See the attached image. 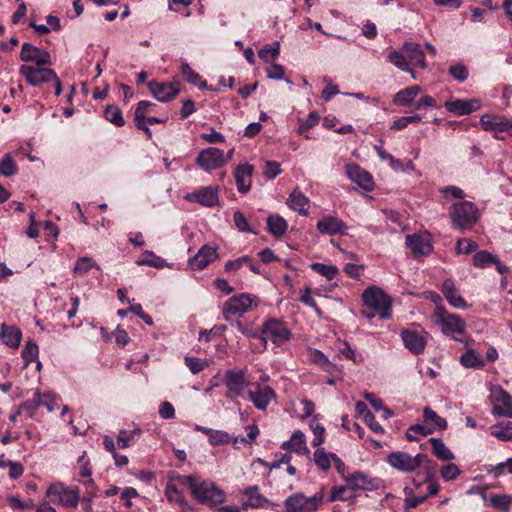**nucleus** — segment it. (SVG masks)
Masks as SVG:
<instances>
[{
    "instance_id": "nucleus-1",
    "label": "nucleus",
    "mask_w": 512,
    "mask_h": 512,
    "mask_svg": "<svg viewBox=\"0 0 512 512\" xmlns=\"http://www.w3.org/2000/svg\"><path fill=\"white\" fill-rule=\"evenodd\" d=\"M176 483L190 489L200 503L216 506L226 500L225 492L210 480L200 482L194 475H181L176 478Z\"/></svg>"
},
{
    "instance_id": "nucleus-2",
    "label": "nucleus",
    "mask_w": 512,
    "mask_h": 512,
    "mask_svg": "<svg viewBox=\"0 0 512 512\" xmlns=\"http://www.w3.org/2000/svg\"><path fill=\"white\" fill-rule=\"evenodd\" d=\"M362 297L366 307L362 314L366 318L372 319L376 315H379L381 319L391 317V299L382 289L369 287L364 291Z\"/></svg>"
},
{
    "instance_id": "nucleus-3",
    "label": "nucleus",
    "mask_w": 512,
    "mask_h": 512,
    "mask_svg": "<svg viewBox=\"0 0 512 512\" xmlns=\"http://www.w3.org/2000/svg\"><path fill=\"white\" fill-rule=\"evenodd\" d=\"M451 226L456 230H470L479 220L478 208L470 201L454 203L449 210Z\"/></svg>"
},
{
    "instance_id": "nucleus-4",
    "label": "nucleus",
    "mask_w": 512,
    "mask_h": 512,
    "mask_svg": "<svg viewBox=\"0 0 512 512\" xmlns=\"http://www.w3.org/2000/svg\"><path fill=\"white\" fill-rule=\"evenodd\" d=\"M290 331L287 326L276 319H270L263 324L259 339L263 348H266L267 341L271 340L275 345L280 346L290 338Z\"/></svg>"
},
{
    "instance_id": "nucleus-5",
    "label": "nucleus",
    "mask_w": 512,
    "mask_h": 512,
    "mask_svg": "<svg viewBox=\"0 0 512 512\" xmlns=\"http://www.w3.org/2000/svg\"><path fill=\"white\" fill-rule=\"evenodd\" d=\"M253 306H257V297L252 294L241 293L232 296L223 306V317L230 320L232 316L248 312Z\"/></svg>"
},
{
    "instance_id": "nucleus-6",
    "label": "nucleus",
    "mask_w": 512,
    "mask_h": 512,
    "mask_svg": "<svg viewBox=\"0 0 512 512\" xmlns=\"http://www.w3.org/2000/svg\"><path fill=\"white\" fill-rule=\"evenodd\" d=\"M388 463L401 472L409 473L424 463H430V459L422 453L413 457L405 452H393L388 456Z\"/></svg>"
},
{
    "instance_id": "nucleus-7",
    "label": "nucleus",
    "mask_w": 512,
    "mask_h": 512,
    "mask_svg": "<svg viewBox=\"0 0 512 512\" xmlns=\"http://www.w3.org/2000/svg\"><path fill=\"white\" fill-rule=\"evenodd\" d=\"M435 323L441 327L442 333L448 336L463 334L466 329L465 321L454 314L448 313L445 309L437 307L434 312Z\"/></svg>"
},
{
    "instance_id": "nucleus-8",
    "label": "nucleus",
    "mask_w": 512,
    "mask_h": 512,
    "mask_svg": "<svg viewBox=\"0 0 512 512\" xmlns=\"http://www.w3.org/2000/svg\"><path fill=\"white\" fill-rule=\"evenodd\" d=\"M322 501L323 496L320 493L311 497H305L302 493H295L285 500V512H313L318 509Z\"/></svg>"
},
{
    "instance_id": "nucleus-9",
    "label": "nucleus",
    "mask_w": 512,
    "mask_h": 512,
    "mask_svg": "<svg viewBox=\"0 0 512 512\" xmlns=\"http://www.w3.org/2000/svg\"><path fill=\"white\" fill-rule=\"evenodd\" d=\"M46 496L52 503L65 507H77L79 502L78 492L66 488L62 483L50 485L46 491Z\"/></svg>"
},
{
    "instance_id": "nucleus-10",
    "label": "nucleus",
    "mask_w": 512,
    "mask_h": 512,
    "mask_svg": "<svg viewBox=\"0 0 512 512\" xmlns=\"http://www.w3.org/2000/svg\"><path fill=\"white\" fill-rule=\"evenodd\" d=\"M19 73L34 87L56 79L55 71L43 66L22 65L19 69Z\"/></svg>"
},
{
    "instance_id": "nucleus-11",
    "label": "nucleus",
    "mask_w": 512,
    "mask_h": 512,
    "mask_svg": "<svg viewBox=\"0 0 512 512\" xmlns=\"http://www.w3.org/2000/svg\"><path fill=\"white\" fill-rule=\"evenodd\" d=\"M490 399L493 404V416L512 418V396L506 390L501 387L492 389Z\"/></svg>"
},
{
    "instance_id": "nucleus-12",
    "label": "nucleus",
    "mask_w": 512,
    "mask_h": 512,
    "mask_svg": "<svg viewBox=\"0 0 512 512\" xmlns=\"http://www.w3.org/2000/svg\"><path fill=\"white\" fill-rule=\"evenodd\" d=\"M196 162L205 171H211L224 166L227 160L225 159L222 150L210 147L200 151Z\"/></svg>"
},
{
    "instance_id": "nucleus-13",
    "label": "nucleus",
    "mask_w": 512,
    "mask_h": 512,
    "mask_svg": "<svg viewBox=\"0 0 512 512\" xmlns=\"http://www.w3.org/2000/svg\"><path fill=\"white\" fill-rule=\"evenodd\" d=\"M224 382L227 387L226 397L230 399L237 398L242 395L245 386V372L243 370H227L224 375Z\"/></svg>"
},
{
    "instance_id": "nucleus-14",
    "label": "nucleus",
    "mask_w": 512,
    "mask_h": 512,
    "mask_svg": "<svg viewBox=\"0 0 512 512\" xmlns=\"http://www.w3.org/2000/svg\"><path fill=\"white\" fill-rule=\"evenodd\" d=\"M20 59L23 62H35L36 66H45L51 64L50 54L30 43L22 45Z\"/></svg>"
},
{
    "instance_id": "nucleus-15",
    "label": "nucleus",
    "mask_w": 512,
    "mask_h": 512,
    "mask_svg": "<svg viewBox=\"0 0 512 512\" xmlns=\"http://www.w3.org/2000/svg\"><path fill=\"white\" fill-rule=\"evenodd\" d=\"M254 387L255 389L248 392V397L257 409L265 410L276 396L275 391L270 386H262L259 383Z\"/></svg>"
},
{
    "instance_id": "nucleus-16",
    "label": "nucleus",
    "mask_w": 512,
    "mask_h": 512,
    "mask_svg": "<svg viewBox=\"0 0 512 512\" xmlns=\"http://www.w3.org/2000/svg\"><path fill=\"white\" fill-rule=\"evenodd\" d=\"M480 123L485 131H494L495 133L506 132L512 136V120L508 118L487 114L481 117Z\"/></svg>"
},
{
    "instance_id": "nucleus-17",
    "label": "nucleus",
    "mask_w": 512,
    "mask_h": 512,
    "mask_svg": "<svg viewBox=\"0 0 512 512\" xmlns=\"http://www.w3.org/2000/svg\"><path fill=\"white\" fill-rule=\"evenodd\" d=\"M178 83H159L150 81L148 88L152 95L160 102H168L179 93Z\"/></svg>"
},
{
    "instance_id": "nucleus-18",
    "label": "nucleus",
    "mask_w": 512,
    "mask_h": 512,
    "mask_svg": "<svg viewBox=\"0 0 512 512\" xmlns=\"http://www.w3.org/2000/svg\"><path fill=\"white\" fill-rule=\"evenodd\" d=\"M218 258L217 248L204 245L197 254L189 261L194 270H202Z\"/></svg>"
},
{
    "instance_id": "nucleus-19",
    "label": "nucleus",
    "mask_w": 512,
    "mask_h": 512,
    "mask_svg": "<svg viewBox=\"0 0 512 512\" xmlns=\"http://www.w3.org/2000/svg\"><path fill=\"white\" fill-rule=\"evenodd\" d=\"M188 200H194L202 206L214 207L218 204V186H206L197 192L186 197Z\"/></svg>"
},
{
    "instance_id": "nucleus-20",
    "label": "nucleus",
    "mask_w": 512,
    "mask_h": 512,
    "mask_svg": "<svg viewBox=\"0 0 512 512\" xmlns=\"http://www.w3.org/2000/svg\"><path fill=\"white\" fill-rule=\"evenodd\" d=\"M347 176L361 188L371 191L373 188V179L369 172L356 164H348L346 166Z\"/></svg>"
},
{
    "instance_id": "nucleus-21",
    "label": "nucleus",
    "mask_w": 512,
    "mask_h": 512,
    "mask_svg": "<svg viewBox=\"0 0 512 512\" xmlns=\"http://www.w3.org/2000/svg\"><path fill=\"white\" fill-rule=\"evenodd\" d=\"M401 338L405 347L413 354H420L426 346V339L422 333L413 330L401 332Z\"/></svg>"
},
{
    "instance_id": "nucleus-22",
    "label": "nucleus",
    "mask_w": 512,
    "mask_h": 512,
    "mask_svg": "<svg viewBox=\"0 0 512 512\" xmlns=\"http://www.w3.org/2000/svg\"><path fill=\"white\" fill-rule=\"evenodd\" d=\"M317 229L326 235L346 234L347 225L339 218L325 216L318 221Z\"/></svg>"
},
{
    "instance_id": "nucleus-23",
    "label": "nucleus",
    "mask_w": 512,
    "mask_h": 512,
    "mask_svg": "<svg viewBox=\"0 0 512 512\" xmlns=\"http://www.w3.org/2000/svg\"><path fill=\"white\" fill-rule=\"evenodd\" d=\"M406 246L414 256H427L432 252V245L429 240L421 235L413 234L406 237Z\"/></svg>"
},
{
    "instance_id": "nucleus-24",
    "label": "nucleus",
    "mask_w": 512,
    "mask_h": 512,
    "mask_svg": "<svg viewBox=\"0 0 512 512\" xmlns=\"http://www.w3.org/2000/svg\"><path fill=\"white\" fill-rule=\"evenodd\" d=\"M444 106L449 112L463 116L478 110L480 108V102L477 99H458L455 101H447L445 102Z\"/></svg>"
},
{
    "instance_id": "nucleus-25",
    "label": "nucleus",
    "mask_w": 512,
    "mask_h": 512,
    "mask_svg": "<svg viewBox=\"0 0 512 512\" xmlns=\"http://www.w3.org/2000/svg\"><path fill=\"white\" fill-rule=\"evenodd\" d=\"M253 166L248 163L240 164L235 170V180L240 193L246 194L252 183Z\"/></svg>"
},
{
    "instance_id": "nucleus-26",
    "label": "nucleus",
    "mask_w": 512,
    "mask_h": 512,
    "mask_svg": "<svg viewBox=\"0 0 512 512\" xmlns=\"http://www.w3.org/2000/svg\"><path fill=\"white\" fill-rule=\"evenodd\" d=\"M441 290L448 303L453 307L461 309L468 307L467 302L459 294L458 289L451 279H447L443 282Z\"/></svg>"
},
{
    "instance_id": "nucleus-27",
    "label": "nucleus",
    "mask_w": 512,
    "mask_h": 512,
    "mask_svg": "<svg viewBox=\"0 0 512 512\" xmlns=\"http://www.w3.org/2000/svg\"><path fill=\"white\" fill-rule=\"evenodd\" d=\"M402 51L406 54L409 63L422 69L426 68L425 54L419 44L405 42L402 46Z\"/></svg>"
},
{
    "instance_id": "nucleus-28",
    "label": "nucleus",
    "mask_w": 512,
    "mask_h": 512,
    "mask_svg": "<svg viewBox=\"0 0 512 512\" xmlns=\"http://www.w3.org/2000/svg\"><path fill=\"white\" fill-rule=\"evenodd\" d=\"M244 495L246 497V500L243 502L244 509L247 507L263 508L269 503V500L259 492L257 486H250L246 488Z\"/></svg>"
},
{
    "instance_id": "nucleus-29",
    "label": "nucleus",
    "mask_w": 512,
    "mask_h": 512,
    "mask_svg": "<svg viewBox=\"0 0 512 512\" xmlns=\"http://www.w3.org/2000/svg\"><path fill=\"white\" fill-rule=\"evenodd\" d=\"M308 204L309 199L298 189H295L287 199L288 207L303 216L308 215Z\"/></svg>"
},
{
    "instance_id": "nucleus-30",
    "label": "nucleus",
    "mask_w": 512,
    "mask_h": 512,
    "mask_svg": "<svg viewBox=\"0 0 512 512\" xmlns=\"http://www.w3.org/2000/svg\"><path fill=\"white\" fill-rule=\"evenodd\" d=\"M281 448L285 450L292 449L299 455L309 453V449L306 446L305 435L300 430L294 431L290 440L285 441Z\"/></svg>"
},
{
    "instance_id": "nucleus-31",
    "label": "nucleus",
    "mask_w": 512,
    "mask_h": 512,
    "mask_svg": "<svg viewBox=\"0 0 512 512\" xmlns=\"http://www.w3.org/2000/svg\"><path fill=\"white\" fill-rule=\"evenodd\" d=\"M22 333L20 329L15 326H8L3 324L1 326V339L11 348H17L21 341Z\"/></svg>"
},
{
    "instance_id": "nucleus-32",
    "label": "nucleus",
    "mask_w": 512,
    "mask_h": 512,
    "mask_svg": "<svg viewBox=\"0 0 512 512\" xmlns=\"http://www.w3.org/2000/svg\"><path fill=\"white\" fill-rule=\"evenodd\" d=\"M287 226L286 220L281 216L270 215L267 218L268 231L276 238L285 234Z\"/></svg>"
},
{
    "instance_id": "nucleus-33",
    "label": "nucleus",
    "mask_w": 512,
    "mask_h": 512,
    "mask_svg": "<svg viewBox=\"0 0 512 512\" xmlns=\"http://www.w3.org/2000/svg\"><path fill=\"white\" fill-rule=\"evenodd\" d=\"M429 441L432 445V452L438 459L442 461H450L454 459V454L449 450V448L441 439L430 438Z\"/></svg>"
},
{
    "instance_id": "nucleus-34",
    "label": "nucleus",
    "mask_w": 512,
    "mask_h": 512,
    "mask_svg": "<svg viewBox=\"0 0 512 512\" xmlns=\"http://www.w3.org/2000/svg\"><path fill=\"white\" fill-rule=\"evenodd\" d=\"M420 92L421 88L417 85L405 88L395 95L394 102L398 105L408 106Z\"/></svg>"
},
{
    "instance_id": "nucleus-35",
    "label": "nucleus",
    "mask_w": 512,
    "mask_h": 512,
    "mask_svg": "<svg viewBox=\"0 0 512 512\" xmlns=\"http://www.w3.org/2000/svg\"><path fill=\"white\" fill-rule=\"evenodd\" d=\"M310 360L330 374L337 372V367L320 350H311Z\"/></svg>"
},
{
    "instance_id": "nucleus-36",
    "label": "nucleus",
    "mask_w": 512,
    "mask_h": 512,
    "mask_svg": "<svg viewBox=\"0 0 512 512\" xmlns=\"http://www.w3.org/2000/svg\"><path fill=\"white\" fill-rule=\"evenodd\" d=\"M345 482L352 489H368L371 485V480L368 476L361 472H355L349 476L344 477Z\"/></svg>"
},
{
    "instance_id": "nucleus-37",
    "label": "nucleus",
    "mask_w": 512,
    "mask_h": 512,
    "mask_svg": "<svg viewBox=\"0 0 512 512\" xmlns=\"http://www.w3.org/2000/svg\"><path fill=\"white\" fill-rule=\"evenodd\" d=\"M423 419L425 423L433 428H438L440 430L447 428V421L429 407L424 408Z\"/></svg>"
},
{
    "instance_id": "nucleus-38",
    "label": "nucleus",
    "mask_w": 512,
    "mask_h": 512,
    "mask_svg": "<svg viewBox=\"0 0 512 512\" xmlns=\"http://www.w3.org/2000/svg\"><path fill=\"white\" fill-rule=\"evenodd\" d=\"M138 266H150L157 269L165 267L167 264L165 260L156 256L152 251H145L142 256L136 261Z\"/></svg>"
},
{
    "instance_id": "nucleus-39",
    "label": "nucleus",
    "mask_w": 512,
    "mask_h": 512,
    "mask_svg": "<svg viewBox=\"0 0 512 512\" xmlns=\"http://www.w3.org/2000/svg\"><path fill=\"white\" fill-rule=\"evenodd\" d=\"M247 430H248V433H247L246 437H240V436L230 437L229 443H232L234 448H236V449L239 448V446H237L238 443L248 444V445L253 444L255 442L257 436L259 435V428L256 424H252L247 427Z\"/></svg>"
},
{
    "instance_id": "nucleus-40",
    "label": "nucleus",
    "mask_w": 512,
    "mask_h": 512,
    "mask_svg": "<svg viewBox=\"0 0 512 512\" xmlns=\"http://www.w3.org/2000/svg\"><path fill=\"white\" fill-rule=\"evenodd\" d=\"M434 428L429 426L427 423L424 424H415L410 426L406 431V437L410 441H415L418 439V436H427L432 434Z\"/></svg>"
},
{
    "instance_id": "nucleus-41",
    "label": "nucleus",
    "mask_w": 512,
    "mask_h": 512,
    "mask_svg": "<svg viewBox=\"0 0 512 512\" xmlns=\"http://www.w3.org/2000/svg\"><path fill=\"white\" fill-rule=\"evenodd\" d=\"M332 455L335 454L327 453L324 448H319L314 452V461L322 471H327L330 469L331 460H333Z\"/></svg>"
},
{
    "instance_id": "nucleus-42",
    "label": "nucleus",
    "mask_w": 512,
    "mask_h": 512,
    "mask_svg": "<svg viewBox=\"0 0 512 512\" xmlns=\"http://www.w3.org/2000/svg\"><path fill=\"white\" fill-rule=\"evenodd\" d=\"M104 116L107 121L118 127H122L125 124L122 112L117 106L108 105L104 111Z\"/></svg>"
},
{
    "instance_id": "nucleus-43",
    "label": "nucleus",
    "mask_w": 512,
    "mask_h": 512,
    "mask_svg": "<svg viewBox=\"0 0 512 512\" xmlns=\"http://www.w3.org/2000/svg\"><path fill=\"white\" fill-rule=\"evenodd\" d=\"M310 267L314 272L322 275L327 280H333L338 274V268L334 265L312 263Z\"/></svg>"
},
{
    "instance_id": "nucleus-44",
    "label": "nucleus",
    "mask_w": 512,
    "mask_h": 512,
    "mask_svg": "<svg viewBox=\"0 0 512 512\" xmlns=\"http://www.w3.org/2000/svg\"><path fill=\"white\" fill-rule=\"evenodd\" d=\"M181 72L189 83L197 85L201 89L207 87L206 81H201L199 74L193 71L189 64L182 63Z\"/></svg>"
},
{
    "instance_id": "nucleus-45",
    "label": "nucleus",
    "mask_w": 512,
    "mask_h": 512,
    "mask_svg": "<svg viewBox=\"0 0 512 512\" xmlns=\"http://www.w3.org/2000/svg\"><path fill=\"white\" fill-rule=\"evenodd\" d=\"M388 61L401 71L409 70V62L406 54L402 51H391L387 56Z\"/></svg>"
},
{
    "instance_id": "nucleus-46",
    "label": "nucleus",
    "mask_w": 512,
    "mask_h": 512,
    "mask_svg": "<svg viewBox=\"0 0 512 512\" xmlns=\"http://www.w3.org/2000/svg\"><path fill=\"white\" fill-rule=\"evenodd\" d=\"M495 257L488 251H479L473 257V265L480 269L487 268L495 262Z\"/></svg>"
},
{
    "instance_id": "nucleus-47",
    "label": "nucleus",
    "mask_w": 512,
    "mask_h": 512,
    "mask_svg": "<svg viewBox=\"0 0 512 512\" xmlns=\"http://www.w3.org/2000/svg\"><path fill=\"white\" fill-rule=\"evenodd\" d=\"M184 362L192 374H198L209 365V362L207 360H201L193 356H186L184 358Z\"/></svg>"
},
{
    "instance_id": "nucleus-48",
    "label": "nucleus",
    "mask_w": 512,
    "mask_h": 512,
    "mask_svg": "<svg viewBox=\"0 0 512 512\" xmlns=\"http://www.w3.org/2000/svg\"><path fill=\"white\" fill-rule=\"evenodd\" d=\"M461 363L465 367L476 368V367H481L484 362H483L482 358L477 353L470 350L461 356Z\"/></svg>"
},
{
    "instance_id": "nucleus-49",
    "label": "nucleus",
    "mask_w": 512,
    "mask_h": 512,
    "mask_svg": "<svg viewBox=\"0 0 512 512\" xmlns=\"http://www.w3.org/2000/svg\"><path fill=\"white\" fill-rule=\"evenodd\" d=\"M17 171V165L12 159L10 154H6L0 162V174L9 177L15 174Z\"/></svg>"
},
{
    "instance_id": "nucleus-50",
    "label": "nucleus",
    "mask_w": 512,
    "mask_h": 512,
    "mask_svg": "<svg viewBox=\"0 0 512 512\" xmlns=\"http://www.w3.org/2000/svg\"><path fill=\"white\" fill-rule=\"evenodd\" d=\"M39 407H41V393L37 391L33 398L25 401L20 406V409L26 411L29 417H33L34 413Z\"/></svg>"
},
{
    "instance_id": "nucleus-51",
    "label": "nucleus",
    "mask_w": 512,
    "mask_h": 512,
    "mask_svg": "<svg viewBox=\"0 0 512 512\" xmlns=\"http://www.w3.org/2000/svg\"><path fill=\"white\" fill-rule=\"evenodd\" d=\"M280 48L279 43H275V47L271 45H266L262 49L259 50L258 55L259 57L265 61L269 62L270 60H274L279 56Z\"/></svg>"
},
{
    "instance_id": "nucleus-52",
    "label": "nucleus",
    "mask_w": 512,
    "mask_h": 512,
    "mask_svg": "<svg viewBox=\"0 0 512 512\" xmlns=\"http://www.w3.org/2000/svg\"><path fill=\"white\" fill-rule=\"evenodd\" d=\"M38 352V346L35 342H27L22 351V357L25 361V364L28 365L32 363L38 357Z\"/></svg>"
},
{
    "instance_id": "nucleus-53",
    "label": "nucleus",
    "mask_w": 512,
    "mask_h": 512,
    "mask_svg": "<svg viewBox=\"0 0 512 512\" xmlns=\"http://www.w3.org/2000/svg\"><path fill=\"white\" fill-rule=\"evenodd\" d=\"M489 503L497 509L506 511L511 503V497L506 494H496L489 498Z\"/></svg>"
},
{
    "instance_id": "nucleus-54",
    "label": "nucleus",
    "mask_w": 512,
    "mask_h": 512,
    "mask_svg": "<svg viewBox=\"0 0 512 512\" xmlns=\"http://www.w3.org/2000/svg\"><path fill=\"white\" fill-rule=\"evenodd\" d=\"M208 439L212 446H219L229 443L230 435L225 431L213 429Z\"/></svg>"
},
{
    "instance_id": "nucleus-55",
    "label": "nucleus",
    "mask_w": 512,
    "mask_h": 512,
    "mask_svg": "<svg viewBox=\"0 0 512 512\" xmlns=\"http://www.w3.org/2000/svg\"><path fill=\"white\" fill-rule=\"evenodd\" d=\"M96 263L89 257H82L77 260L74 266V273L77 275H84L91 268L95 267Z\"/></svg>"
},
{
    "instance_id": "nucleus-56",
    "label": "nucleus",
    "mask_w": 512,
    "mask_h": 512,
    "mask_svg": "<svg viewBox=\"0 0 512 512\" xmlns=\"http://www.w3.org/2000/svg\"><path fill=\"white\" fill-rule=\"evenodd\" d=\"M477 248H478V245L475 242L464 238V239H459L457 241L455 250H456L457 254H470V253L476 251Z\"/></svg>"
},
{
    "instance_id": "nucleus-57",
    "label": "nucleus",
    "mask_w": 512,
    "mask_h": 512,
    "mask_svg": "<svg viewBox=\"0 0 512 512\" xmlns=\"http://www.w3.org/2000/svg\"><path fill=\"white\" fill-rule=\"evenodd\" d=\"M449 74L458 82H464L468 78V69L463 64H456L449 67Z\"/></svg>"
},
{
    "instance_id": "nucleus-58",
    "label": "nucleus",
    "mask_w": 512,
    "mask_h": 512,
    "mask_svg": "<svg viewBox=\"0 0 512 512\" xmlns=\"http://www.w3.org/2000/svg\"><path fill=\"white\" fill-rule=\"evenodd\" d=\"M166 496L170 501H176L180 506L186 507L187 503L184 498L181 496L180 491L176 487L175 484H170L166 489Z\"/></svg>"
},
{
    "instance_id": "nucleus-59",
    "label": "nucleus",
    "mask_w": 512,
    "mask_h": 512,
    "mask_svg": "<svg viewBox=\"0 0 512 512\" xmlns=\"http://www.w3.org/2000/svg\"><path fill=\"white\" fill-rule=\"evenodd\" d=\"M233 220L235 226L238 228L239 231L254 233L251 230L245 215L241 211L234 212Z\"/></svg>"
},
{
    "instance_id": "nucleus-60",
    "label": "nucleus",
    "mask_w": 512,
    "mask_h": 512,
    "mask_svg": "<svg viewBox=\"0 0 512 512\" xmlns=\"http://www.w3.org/2000/svg\"><path fill=\"white\" fill-rule=\"evenodd\" d=\"M460 470L457 465L450 463L444 465L441 469V476L445 481H451L458 477Z\"/></svg>"
},
{
    "instance_id": "nucleus-61",
    "label": "nucleus",
    "mask_w": 512,
    "mask_h": 512,
    "mask_svg": "<svg viewBox=\"0 0 512 512\" xmlns=\"http://www.w3.org/2000/svg\"><path fill=\"white\" fill-rule=\"evenodd\" d=\"M8 503L13 509L32 510L34 508V504L31 500L22 501L17 496H10L8 498Z\"/></svg>"
},
{
    "instance_id": "nucleus-62",
    "label": "nucleus",
    "mask_w": 512,
    "mask_h": 512,
    "mask_svg": "<svg viewBox=\"0 0 512 512\" xmlns=\"http://www.w3.org/2000/svg\"><path fill=\"white\" fill-rule=\"evenodd\" d=\"M250 262V258L248 256H242L235 260H229L225 264V271L226 272H234L240 269L244 264H247Z\"/></svg>"
},
{
    "instance_id": "nucleus-63",
    "label": "nucleus",
    "mask_w": 512,
    "mask_h": 512,
    "mask_svg": "<svg viewBox=\"0 0 512 512\" xmlns=\"http://www.w3.org/2000/svg\"><path fill=\"white\" fill-rule=\"evenodd\" d=\"M41 406L47 408L49 412L53 411L57 406V398L50 392L41 394Z\"/></svg>"
},
{
    "instance_id": "nucleus-64",
    "label": "nucleus",
    "mask_w": 512,
    "mask_h": 512,
    "mask_svg": "<svg viewBox=\"0 0 512 512\" xmlns=\"http://www.w3.org/2000/svg\"><path fill=\"white\" fill-rule=\"evenodd\" d=\"M263 173L269 178L274 179L281 173L280 164L274 161L266 162Z\"/></svg>"
}]
</instances>
